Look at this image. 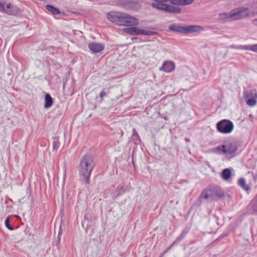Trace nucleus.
Listing matches in <instances>:
<instances>
[{"instance_id": "2eb2a0df", "label": "nucleus", "mask_w": 257, "mask_h": 257, "mask_svg": "<svg viewBox=\"0 0 257 257\" xmlns=\"http://www.w3.org/2000/svg\"><path fill=\"white\" fill-rule=\"evenodd\" d=\"M194 0H170V3L176 6H187L192 4Z\"/></svg>"}, {"instance_id": "b1692460", "label": "nucleus", "mask_w": 257, "mask_h": 257, "mask_svg": "<svg viewBox=\"0 0 257 257\" xmlns=\"http://www.w3.org/2000/svg\"><path fill=\"white\" fill-rule=\"evenodd\" d=\"M157 32L151 30H141V35L153 36Z\"/></svg>"}, {"instance_id": "f03ea898", "label": "nucleus", "mask_w": 257, "mask_h": 257, "mask_svg": "<svg viewBox=\"0 0 257 257\" xmlns=\"http://www.w3.org/2000/svg\"><path fill=\"white\" fill-rule=\"evenodd\" d=\"M222 188L216 184H210L204 188L199 197V200L201 202L203 199L214 201L221 198L224 195Z\"/></svg>"}, {"instance_id": "79ce46f5", "label": "nucleus", "mask_w": 257, "mask_h": 257, "mask_svg": "<svg viewBox=\"0 0 257 257\" xmlns=\"http://www.w3.org/2000/svg\"><path fill=\"white\" fill-rule=\"evenodd\" d=\"M159 257H162V255H160Z\"/></svg>"}, {"instance_id": "473e14b6", "label": "nucleus", "mask_w": 257, "mask_h": 257, "mask_svg": "<svg viewBox=\"0 0 257 257\" xmlns=\"http://www.w3.org/2000/svg\"><path fill=\"white\" fill-rule=\"evenodd\" d=\"M251 51L257 53V44L251 45Z\"/></svg>"}, {"instance_id": "f257e3e1", "label": "nucleus", "mask_w": 257, "mask_h": 257, "mask_svg": "<svg viewBox=\"0 0 257 257\" xmlns=\"http://www.w3.org/2000/svg\"><path fill=\"white\" fill-rule=\"evenodd\" d=\"M95 166L94 157L87 153L81 159L78 166V172L80 179L86 184L90 183V178Z\"/></svg>"}, {"instance_id": "6ab92c4d", "label": "nucleus", "mask_w": 257, "mask_h": 257, "mask_svg": "<svg viewBox=\"0 0 257 257\" xmlns=\"http://www.w3.org/2000/svg\"><path fill=\"white\" fill-rule=\"evenodd\" d=\"M238 185L246 192L250 191V187L246 184L245 180L243 178H240L238 181Z\"/></svg>"}, {"instance_id": "4c0bfd02", "label": "nucleus", "mask_w": 257, "mask_h": 257, "mask_svg": "<svg viewBox=\"0 0 257 257\" xmlns=\"http://www.w3.org/2000/svg\"><path fill=\"white\" fill-rule=\"evenodd\" d=\"M223 16H225V14H224V13H222L220 15V17H221L222 19H223Z\"/></svg>"}, {"instance_id": "f8f14e48", "label": "nucleus", "mask_w": 257, "mask_h": 257, "mask_svg": "<svg viewBox=\"0 0 257 257\" xmlns=\"http://www.w3.org/2000/svg\"><path fill=\"white\" fill-rule=\"evenodd\" d=\"M175 68V64L171 61L164 62L161 67L159 68L160 71L167 73H170L173 71Z\"/></svg>"}, {"instance_id": "bb28decb", "label": "nucleus", "mask_w": 257, "mask_h": 257, "mask_svg": "<svg viewBox=\"0 0 257 257\" xmlns=\"http://www.w3.org/2000/svg\"><path fill=\"white\" fill-rule=\"evenodd\" d=\"M251 45H240L238 46L237 48L240 49L244 50H250L251 51Z\"/></svg>"}, {"instance_id": "393cba45", "label": "nucleus", "mask_w": 257, "mask_h": 257, "mask_svg": "<svg viewBox=\"0 0 257 257\" xmlns=\"http://www.w3.org/2000/svg\"><path fill=\"white\" fill-rule=\"evenodd\" d=\"M233 171L232 168H226V181L228 180L232 175V171ZM233 175H235L234 172H233Z\"/></svg>"}, {"instance_id": "72a5a7b5", "label": "nucleus", "mask_w": 257, "mask_h": 257, "mask_svg": "<svg viewBox=\"0 0 257 257\" xmlns=\"http://www.w3.org/2000/svg\"><path fill=\"white\" fill-rule=\"evenodd\" d=\"M106 96V92L104 90L101 91L99 93V97L101 98V100L103 99V97Z\"/></svg>"}, {"instance_id": "7ed1b4c3", "label": "nucleus", "mask_w": 257, "mask_h": 257, "mask_svg": "<svg viewBox=\"0 0 257 257\" xmlns=\"http://www.w3.org/2000/svg\"><path fill=\"white\" fill-rule=\"evenodd\" d=\"M151 6L153 8L159 10L165 11L167 13L174 14H178L181 13V9L178 7H175L172 5L165 4V2L170 0H153Z\"/></svg>"}, {"instance_id": "9d476101", "label": "nucleus", "mask_w": 257, "mask_h": 257, "mask_svg": "<svg viewBox=\"0 0 257 257\" xmlns=\"http://www.w3.org/2000/svg\"><path fill=\"white\" fill-rule=\"evenodd\" d=\"M123 13L110 12L107 14V18L116 25L121 26Z\"/></svg>"}, {"instance_id": "5701e85b", "label": "nucleus", "mask_w": 257, "mask_h": 257, "mask_svg": "<svg viewBox=\"0 0 257 257\" xmlns=\"http://www.w3.org/2000/svg\"><path fill=\"white\" fill-rule=\"evenodd\" d=\"M213 152L217 154H222L225 153V144H223L222 145L213 149Z\"/></svg>"}, {"instance_id": "2f4dec72", "label": "nucleus", "mask_w": 257, "mask_h": 257, "mask_svg": "<svg viewBox=\"0 0 257 257\" xmlns=\"http://www.w3.org/2000/svg\"><path fill=\"white\" fill-rule=\"evenodd\" d=\"M175 244H174V242L169 246L168 247V248L165 249L163 252L162 253V254L161 255H162V256L166 253H167L169 250H170L172 247Z\"/></svg>"}, {"instance_id": "9b49d317", "label": "nucleus", "mask_w": 257, "mask_h": 257, "mask_svg": "<svg viewBox=\"0 0 257 257\" xmlns=\"http://www.w3.org/2000/svg\"><path fill=\"white\" fill-rule=\"evenodd\" d=\"M88 48L92 53H98L104 49L105 45L102 43L91 42L88 44Z\"/></svg>"}, {"instance_id": "f704fd0d", "label": "nucleus", "mask_w": 257, "mask_h": 257, "mask_svg": "<svg viewBox=\"0 0 257 257\" xmlns=\"http://www.w3.org/2000/svg\"><path fill=\"white\" fill-rule=\"evenodd\" d=\"M221 176L222 178L225 180V169H223L221 173Z\"/></svg>"}, {"instance_id": "c756f323", "label": "nucleus", "mask_w": 257, "mask_h": 257, "mask_svg": "<svg viewBox=\"0 0 257 257\" xmlns=\"http://www.w3.org/2000/svg\"><path fill=\"white\" fill-rule=\"evenodd\" d=\"M53 149L57 150L60 146V143L57 141H55L53 142Z\"/></svg>"}, {"instance_id": "a211bd4d", "label": "nucleus", "mask_w": 257, "mask_h": 257, "mask_svg": "<svg viewBox=\"0 0 257 257\" xmlns=\"http://www.w3.org/2000/svg\"><path fill=\"white\" fill-rule=\"evenodd\" d=\"M46 10L54 15H58L61 13L60 11L52 5H48L46 6Z\"/></svg>"}, {"instance_id": "aec40b11", "label": "nucleus", "mask_w": 257, "mask_h": 257, "mask_svg": "<svg viewBox=\"0 0 257 257\" xmlns=\"http://www.w3.org/2000/svg\"><path fill=\"white\" fill-rule=\"evenodd\" d=\"M216 128L220 133L225 134V119H223L217 123Z\"/></svg>"}, {"instance_id": "a19ab883", "label": "nucleus", "mask_w": 257, "mask_h": 257, "mask_svg": "<svg viewBox=\"0 0 257 257\" xmlns=\"http://www.w3.org/2000/svg\"><path fill=\"white\" fill-rule=\"evenodd\" d=\"M213 257H217V255H216V254H213Z\"/></svg>"}, {"instance_id": "e433bc0d", "label": "nucleus", "mask_w": 257, "mask_h": 257, "mask_svg": "<svg viewBox=\"0 0 257 257\" xmlns=\"http://www.w3.org/2000/svg\"><path fill=\"white\" fill-rule=\"evenodd\" d=\"M252 24L255 26H257V18L254 20L252 21Z\"/></svg>"}, {"instance_id": "c85d7f7f", "label": "nucleus", "mask_w": 257, "mask_h": 257, "mask_svg": "<svg viewBox=\"0 0 257 257\" xmlns=\"http://www.w3.org/2000/svg\"><path fill=\"white\" fill-rule=\"evenodd\" d=\"M189 230H190V229L189 228L187 227L182 230L180 235L185 238L187 234L189 232Z\"/></svg>"}, {"instance_id": "423d86ee", "label": "nucleus", "mask_w": 257, "mask_h": 257, "mask_svg": "<svg viewBox=\"0 0 257 257\" xmlns=\"http://www.w3.org/2000/svg\"><path fill=\"white\" fill-rule=\"evenodd\" d=\"M0 12L9 15L15 16L19 14V9L11 3H7L5 0H0Z\"/></svg>"}, {"instance_id": "4468645a", "label": "nucleus", "mask_w": 257, "mask_h": 257, "mask_svg": "<svg viewBox=\"0 0 257 257\" xmlns=\"http://www.w3.org/2000/svg\"><path fill=\"white\" fill-rule=\"evenodd\" d=\"M133 26H134L125 28L124 30V32L132 36L141 35V30L136 27Z\"/></svg>"}, {"instance_id": "ea45409f", "label": "nucleus", "mask_w": 257, "mask_h": 257, "mask_svg": "<svg viewBox=\"0 0 257 257\" xmlns=\"http://www.w3.org/2000/svg\"><path fill=\"white\" fill-rule=\"evenodd\" d=\"M124 3V2L123 1H120V3L121 4H123Z\"/></svg>"}, {"instance_id": "58836bf2", "label": "nucleus", "mask_w": 257, "mask_h": 257, "mask_svg": "<svg viewBox=\"0 0 257 257\" xmlns=\"http://www.w3.org/2000/svg\"><path fill=\"white\" fill-rule=\"evenodd\" d=\"M60 232H59V233H58V239H59V241H60Z\"/></svg>"}, {"instance_id": "dca6fc26", "label": "nucleus", "mask_w": 257, "mask_h": 257, "mask_svg": "<svg viewBox=\"0 0 257 257\" xmlns=\"http://www.w3.org/2000/svg\"><path fill=\"white\" fill-rule=\"evenodd\" d=\"M53 103V99L51 95L47 93L44 97V108L46 109L49 108L52 106Z\"/></svg>"}, {"instance_id": "a878e982", "label": "nucleus", "mask_w": 257, "mask_h": 257, "mask_svg": "<svg viewBox=\"0 0 257 257\" xmlns=\"http://www.w3.org/2000/svg\"><path fill=\"white\" fill-rule=\"evenodd\" d=\"M10 217L8 216L5 219V225H6V227L10 230H14V227H13L12 226H11L10 225Z\"/></svg>"}, {"instance_id": "f3484780", "label": "nucleus", "mask_w": 257, "mask_h": 257, "mask_svg": "<svg viewBox=\"0 0 257 257\" xmlns=\"http://www.w3.org/2000/svg\"><path fill=\"white\" fill-rule=\"evenodd\" d=\"M125 192L124 187L121 185L117 186L116 188L112 192V195L114 198H116L122 195Z\"/></svg>"}, {"instance_id": "1a4fd4ad", "label": "nucleus", "mask_w": 257, "mask_h": 257, "mask_svg": "<svg viewBox=\"0 0 257 257\" xmlns=\"http://www.w3.org/2000/svg\"><path fill=\"white\" fill-rule=\"evenodd\" d=\"M139 24V20L128 14L123 13L121 26H133Z\"/></svg>"}, {"instance_id": "cd10ccee", "label": "nucleus", "mask_w": 257, "mask_h": 257, "mask_svg": "<svg viewBox=\"0 0 257 257\" xmlns=\"http://www.w3.org/2000/svg\"><path fill=\"white\" fill-rule=\"evenodd\" d=\"M225 236V235L222 233L221 234L219 237H218L217 238H216L213 242H211L209 245L211 246H214L215 244H217V243L222 238H223Z\"/></svg>"}, {"instance_id": "412c9836", "label": "nucleus", "mask_w": 257, "mask_h": 257, "mask_svg": "<svg viewBox=\"0 0 257 257\" xmlns=\"http://www.w3.org/2000/svg\"><path fill=\"white\" fill-rule=\"evenodd\" d=\"M131 138H132V140L133 141H139V144L140 145H141L143 143V142H142V141L141 140V138H140L138 133H137V130L135 128H133V130H132V135Z\"/></svg>"}, {"instance_id": "4be33fe9", "label": "nucleus", "mask_w": 257, "mask_h": 257, "mask_svg": "<svg viewBox=\"0 0 257 257\" xmlns=\"http://www.w3.org/2000/svg\"><path fill=\"white\" fill-rule=\"evenodd\" d=\"M234 128L233 122L230 120L226 119V134L230 133Z\"/></svg>"}, {"instance_id": "20e7f679", "label": "nucleus", "mask_w": 257, "mask_h": 257, "mask_svg": "<svg viewBox=\"0 0 257 257\" xmlns=\"http://www.w3.org/2000/svg\"><path fill=\"white\" fill-rule=\"evenodd\" d=\"M202 30L203 28L198 25H189L183 27L176 24H173L169 27V30L171 31H174L186 35L199 32Z\"/></svg>"}, {"instance_id": "c9c22d12", "label": "nucleus", "mask_w": 257, "mask_h": 257, "mask_svg": "<svg viewBox=\"0 0 257 257\" xmlns=\"http://www.w3.org/2000/svg\"><path fill=\"white\" fill-rule=\"evenodd\" d=\"M252 179L253 180V181L254 182H256V181L257 180V174H254L252 173Z\"/></svg>"}, {"instance_id": "ddd939ff", "label": "nucleus", "mask_w": 257, "mask_h": 257, "mask_svg": "<svg viewBox=\"0 0 257 257\" xmlns=\"http://www.w3.org/2000/svg\"><path fill=\"white\" fill-rule=\"evenodd\" d=\"M236 197V193L235 191L227 190L226 191V200L227 201L228 205L232 206L235 201Z\"/></svg>"}, {"instance_id": "7c9ffc66", "label": "nucleus", "mask_w": 257, "mask_h": 257, "mask_svg": "<svg viewBox=\"0 0 257 257\" xmlns=\"http://www.w3.org/2000/svg\"><path fill=\"white\" fill-rule=\"evenodd\" d=\"M184 237L183 236H181L180 234V235L174 241V244H177L180 241H181Z\"/></svg>"}, {"instance_id": "0eeeda50", "label": "nucleus", "mask_w": 257, "mask_h": 257, "mask_svg": "<svg viewBox=\"0 0 257 257\" xmlns=\"http://www.w3.org/2000/svg\"><path fill=\"white\" fill-rule=\"evenodd\" d=\"M237 142L235 140L226 141V158L229 160L236 154Z\"/></svg>"}, {"instance_id": "39448f33", "label": "nucleus", "mask_w": 257, "mask_h": 257, "mask_svg": "<svg viewBox=\"0 0 257 257\" xmlns=\"http://www.w3.org/2000/svg\"><path fill=\"white\" fill-rule=\"evenodd\" d=\"M248 9L240 7L231 10L229 13H226V21H235L244 18L248 16Z\"/></svg>"}, {"instance_id": "6e6552de", "label": "nucleus", "mask_w": 257, "mask_h": 257, "mask_svg": "<svg viewBox=\"0 0 257 257\" xmlns=\"http://www.w3.org/2000/svg\"><path fill=\"white\" fill-rule=\"evenodd\" d=\"M243 95L246 103L249 106H254L257 103V91L255 90H245Z\"/></svg>"}]
</instances>
